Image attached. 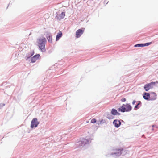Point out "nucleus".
I'll use <instances>...</instances> for the list:
<instances>
[{
	"label": "nucleus",
	"mask_w": 158,
	"mask_h": 158,
	"mask_svg": "<svg viewBox=\"0 0 158 158\" xmlns=\"http://www.w3.org/2000/svg\"><path fill=\"white\" fill-rule=\"evenodd\" d=\"M40 58V56L39 54L35 55L31 59V61L32 63L35 62L36 60Z\"/></svg>",
	"instance_id": "nucleus-7"
},
{
	"label": "nucleus",
	"mask_w": 158,
	"mask_h": 158,
	"mask_svg": "<svg viewBox=\"0 0 158 158\" xmlns=\"http://www.w3.org/2000/svg\"><path fill=\"white\" fill-rule=\"evenodd\" d=\"M46 42V40L45 38L43 37L38 39L37 43L38 46L42 52H45L46 51L45 47V44Z\"/></svg>",
	"instance_id": "nucleus-1"
},
{
	"label": "nucleus",
	"mask_w": 158,
	"mask_h": 158,
	"mask_svg": "<svg viewBox=\"0 0 158 158\" xmlns=\"http://www.w3.org/2000/svg\"><path fill=\"white\" fill-rule=\"evenodd\" d=\"M132 107L128 104H123L120 108L118 109L119 111L124 112H129L131 110Z\"/></svg>",
	"instance_id": "nucleus-2"
},
{
	"label": "nucleus",
	"mask_w": 158,
	"mask_h": 158,
	"mask_svg": "<svg viewBox=\"0 0 158 158\" xmlns=\"http://www.w3.org/2000/svg\"><path fill=\"white\" fill-rule=\"evenodd\" d=\"M96 119L95 118L92 119L91 121V122L92 123H94L96 122Z\"/></svg>",
	"instance_id": "nucleus-18"
},
{
	"label": "nucleus",
	"mask_w": 158,
	"mask_h": 158,
	"mask_svg": "<svg viewBox=\"0 0 158 158\" xmlns=\"http://www.w3.org/2000/svg\"><path fill=\"white\" fill-rule=\"evenodd\" d=\"M84 29H79L77 30L76 32V37L77 38L80 37L83 34L84 32Z\"/></svg>",
	"instance_id": "nucleus-5"
},
{
	"label": "nucleus",
	"mask_w": 158,
	"mask_h": 158,
	"mask_svg": "<svg viewBox=\"0 0 158 158\" xmlns=\"http://www.w3.org/2000/svg\"><path fill=\"white\" fill-rule=\"evenodd\" d=\"M122 150H121V149H118V151H120V154H121V151H122Z\"/></svg>",
	"instance_id": "nucleus-21"
},
{
	"label": "nucleus",
	"mask_w": 158,
	"mask_h": 158,
	"mask_svg": "<svg viewBox=\"0 0 158 158\" xmlns=\"http://www.w3.org/2000/svg\"><path fill=\"white\" fill-rule=\"evenodd\" d=\"M135 102H136V101H135V100L133 101L132 102V104L133 105H134L135 104Z\"/></svg>",
	"instance_id": "nucleus-20"
},
{
	"label": "nucleus",
	"mask_w": 158,
	"mask_h": 158,
	"mask_svg": "<svg viewBox=\"0 0 158 158\" xmlns=\"http://www.w3.org/2000/svg\"><path fill=\"white\" fill-rule=\"evenodd\" d=\"M62 35V34L61 31H60L57 35L56 40H58L60 38Z\"/></svg>",
	"instance_id": "nucleus-12"
},
{
	"label": "nucleus",
	"mask_w": 158,
	"mask_h": 158,
	"mask_svg": "<svg viewBox=\"0 0 158 158\" xmlns=\"http://www.w3.org/2000/svg\"><path fill=\"white\" fill-rule=\"evenodd\" d=\"M107 118L109 119H111L114 118L113 116L110 114H108L107 116Z\"/></svg>",
	"instance_id": "nucleus-14"
},
{
	"label": "nucleus",
	"mask_w": 158,
	"mask_h": 158,
	"mask_svg": "<svg viewBox=\"0 0 158 158\" xmlns=\"http://www.w3.org/2000/svg\"><path fill=\"white\" fill-rule=\"evenodd\" d=\"M135 47H143V44H137L136 45H135Z\"/></svg>",
	"instance_id": "nucleus-15"
},
{
	"label": "nucleus",
	"mask_w": 158,
	"mask_h": 158,
	"mask_svg": "<svg viewBox=\"0 0 158 158\" xmlns=\"http://www.w3.org/2000/svg\"><path fill=\"white\" fill-rule=\"evenodd\" d=\"M39 123L37 119L36 118H34L31 122V128L36 127Z\"/></svg>",
	"instance_id": "nucleus-4"
},
{
	"label": "nucleus",
	"mask_w": 158,
	"mask_h": 158,
	"mask_svg": "<svg viewBox=\"0 0 158 158\" xmlns=\"http://www.w3.org/2000/svg\"><path fill=\"white\" fill-rule=\"evenodd\" d=\"M141 102L140 101H139L138 103L136 105V106H135V108H136V109H138L139 108L138 106L141 104Z\"/></svg>",
	"instance_id": "nucleus-16"
},
{
	"label": "nucleus",
	"mask_w": 158,
	"mask_h": 158,
	"mask_svg": "<svg viewBox=\"0 0 158 158\" xmlns=\"http://www.w3.org/2000/svg\"><path fill=\"white\" fill-rule=\"evenodd\" d=\"M113 123L115 127L117 128L119 127L121 123L119 120L117 119L114 120L113 122Z\"/></svg>",
	"instance_id": "nucleus-6"
},
{
	"label": "nucleus",
	"mask_w": 158,
	"mask_h": 158,
	"mask_svg": "<svg viewBox=\"0 0 158 158\" xmlns=\"http://www.w3.org/2000/svg\"><path fill=\"white\" fill-rule=\"evenodd\" d=\"M65 16V12H62L61 14L57 15L56 18L60 20L64 18Z\"/></svg>",
	"instance_id": "nucleus-8"
},
{
	"label": "nucleus",
	"mask_w": 158,
	"mask_h": 158,
	"mask_svg": "<svg viewBox=\"0 0 158 158\" xmlns=\"http://www.w3.org/2000/svg\"><path fill=\"white\" fill-rule=\"evenodd\" d=\"M111 114L114 115H119L120 114L118 112L117 110L114 109H112L111 111Z\"/></svg>",
	"instance_id": "nucleus-11"
},
{
	"label": "nucleus",
	"mask_w": 158,
	"mask_h": 158,
	"mask_svg": "<svg viewBox=\"0 0 158 158\" xmlns=\"http://www.w3.org/2000/svg\"><path fill=\"white\" fill-rule=\"evenodd\" d=\"M156 83H158V81H156V82H151L150 83L146 84L144 86V89L146 91H148L149 89L153 88L155 85Z\"/></svg>",
	"instance_id": "nucleus-3"
},
{
	"label": "nucleus",
	"mask_w": 158,
	"mask_h": 158,
	"mask_svg": "<svg viewBox=\"0 0 158 158\" xmlns=\"http://www.w3.org/2000/svg\"><path fill=\"white\" fill-rule=\"evenodd\" d=\"M47 39L48 40V41L50 43H52V35L49 34L48 36L47 37Z\"/></svg>",
	"instance_id": "nucleus-13"
},
{
	"label": "nucleus",
	"mask_w": 158,
	"mask_h": 158,
	"mask_svg": "<svg viewBox=\"0 0 158 158\" xmlns=\"http://www.w3.org/2000/svg\"><path fill=\"white\" fill-rule=\"evenodd\" d=\"M151 42L147 43L145 44H143V46H148L149 45L151 44Z\"/></svg>",
	"instance_id": "nucleus-17"
},
{
	"label": "nucleus",
	"mask_w": 158,
	"mask_h": 158,
	"mask_svg": "<svg viewBox=\"0 0 158 158\" xmlns=\"http://www.w3.org/2000/svg\"><path fill=\"white\" fill-rule=\"evenodd\" d=\"M143 97L145 100H149L150 95L149 93L145 92L144 94Z\"/></svg>",
	"instance_id": "nucleus-10"
},
{
	"label": "nucleus",
	"mask_w": 158,
	"mask_h": 158,
	"mask_svg": "<svg viewBox=\"0 0 158 158\" xmlns=\"http://www.w3.org/2000/svg\"><path fill=\"white\" fill-rule=\"evenodd\" d=\"M156 98V94L155 93H152L151 94L149 100H154Z\"/></svg>",
	"instance_id": "nucleus-9"
},
{
	"label": "nucleus",
	"mask_w": 158,
	"mask_h": 158,
	"mask_svg": "<svg viewBox=\"0 0 158 158\" xmlns=\"http://www.w3.org/2000/svg\"><path fill=\"white\" fill-rule=\"evenodd\" d=\"M32 55H33V54H32V55H31V56H32Z\"/></svg>",
	"instance_id": "nucleus-22"
},
{
	"label": "nucleus",
	"mask_w": 158,
	"mask_h": 158,
	"mask_svg": "<svg viewBox=\"0 0 158 158\" xmlns=\"http://www.w3.org/2000/svg\"><path fill=\"white\" fill-rule=\"evenodd\" d=\"M121 100L122 102H124L126 101V99L125 98H123Z\"/></svg>",
	"instance_id": "nucleus-19"
}]
</instances>
